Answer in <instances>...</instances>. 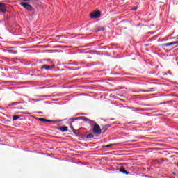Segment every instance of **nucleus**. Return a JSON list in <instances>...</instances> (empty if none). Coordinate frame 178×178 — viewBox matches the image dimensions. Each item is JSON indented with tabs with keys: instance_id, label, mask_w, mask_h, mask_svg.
Instances as JSON below:
<instances>
[{
	"instance_id": "obj_14",
	"label": "nucleus",
	"mask_w": 178,
	"mask_h": 178,
	"mask_svg": "<svg viewBox=\"0 0 178 178\" xmlns=\"http://www.w3.org/2000/svg\"><path fill=\"white\" fill-rule=\"evenodd\" d=\"M105 31V28L104 27H102V28H99L96 30V31L98 33V31Z\"/></svg>"
},
{
	"instance_id": "obj_7",
	"label": "nucleus",
	"mask_w": 178,
	"mask_h": 178,
	"mask_svg": "<svg viewBox=\"0 0 178 178\" xmlns=\"http://www.w3.org/2000/svg\"><path fill=\"white\" fill-rule=\"evenodd\" d=\"M177 44H178V40L175 41V42H170V43H165L163 44V47H172V45H176Z\"/></svg>"
},
{
	"instance_id": "obj_4",
	"label": "nucleus",
	"mask_w": 178,
	"mask_h": 178,
	"mask_svg": "<svg viewBox=\"0 0 178 178\" xmlns=\"http://www.w3.org/2000/svg\"><path fill=\"white\" fill-rule=\"evenodd\" d=\"M6 3L0 2V12L5 13L6 12Z\"/></svg>"
},
{
	"instance_id": "obj_17",
	"label": "nucleus",
	"mask_w": 178,
	"mask_h": 178,
	"mask_svg": "<svg viewBox=\"0 0 178 178\" xmlns=\"http://www.w3.org/2000/svg\"><path fill=\"white\" fill-rule=\"evenodd\" d=\"M17 1L20 3L21 2H29V1H31V0H17Z\"/></svg>"
},
{
	"instance_id": "obj_10",
	"label": "nucleus",
	"mask_w": 178,
	"mask_h": 178,
	"mask_svg": "<svg viewBox=\"0 0 178 178\" xmlns=\"http://www.w3.org/2000/svg\"><path fill=\"white\" fill-rule=\"evenodd\" d=\"M111 127V124H106L103 128L102 130L104 131L103 133H106V130Z\"/></svg>"
},
{
	"instance_id": "obj_6",
	"label": "nucleus",
	"mask_w": 178,
	"mask_h": 178,
	"mask_svg": "<svg viewBox=\"0 0 178 178\" xmlns=\"http://www.w3.org/2000/svg\"><path fill=\"white\" fill-rule=\"evenodd\" d=\"M58 130H60V131H62V133H65L69 130V127L66 126H60L57 127Z\"/></svg>"
},
{
	"instance_id": "obj_16",
	"label": "nucleus",
	"mask_w": 178,
	"mask_h": 178,
	"mask_svg": "<svg viewBox=\"0 0 178 178\" xmlns=\"http://www.w3.org/2000/svg\"><path fill=\"white\" fill-rule=\"evenodd\" d=\"M17 104H20V102H13V103H11L10 106H16V105H17Z\"/></svg>"
},
{
	"instance_id": "obj_15",
	"label": "nucleus",
	"mask_w": 178,
	"mask_h": 178,
	"mask_svg": "<svg viewBox=\"0 0 178 178\" xmlns=\"http://www.w3.org/2000/svg\"><path fill=\"white\" fill-rule=\"evenodd\" d=\"M20 118V115H13V120H17Z\"/></svg>"
},
{
	"instance_id": "obj_12",
	"label": "nucleus",
	"mask_w": 178,
	"mask_h": 178,
	"mask_svg": "<svg viewBox=\"0 0 178 178\" xmlns=\"http://www.w3.org/2000/svg\"><path fill=\"white\" fill-rule=\"evenodd\" d=\"M109 147H113V144H108L106 145H103L102 148H109Z\"/></svg>"
},
{
	"instance_id": "obj_8",
	"label": "nucleus",
	"mask_w": 178,
	"mask_h": 178,
	"mask_svg": "<svg viewBox=\"0 0 178 178\" xmlns=\"http://www.w3.org/2000/svg\"><path fill=\"white\" fill-rule=\"evenodd\" d=\"M70 129L72 130V131L74 133V134H75V136H76L77 137H79V133H77V130H76L74 129V127H73V124L70 125Z\"/></svg>"
},
{
	"instance_id": "obj_3",
	"label": "nucleus",
	"mask_w": 178,
	"mask_h": 178,
	"mask_svg": "<svg viewBox=\"0 0 178 178\" xmlns=\"http://www.w3.org/2000/svg\"><path fill=\"white\" fill-rule=\"evenodd\" d=\"M91 19H98L99 17H101V11H94L90 15Z\"/></svg>"
},
{
	"instance_id": "obj_11",
	"label": "nucleus",
	"mask_w": 178,
	"mask_h": 178,
	"mask_svg": "<svg viewBox=\"0 0 178 178\" xmlns=\"http://www.w3.org/2000/svg\"><path fill=\"white\" fill-rule=\"evenodd\" d=\"M39 120H40V122H54L53 120H47V119H45V118H39Z\"/></svg>"
},
{
	"instance_id": "obj_13",
	"label": "nucleus",
	"mask_w": 178,
	"mask_h": 178,
	"mask_svg": "<svg viewBox=\"0 0 178 178\" xmlns=\"http://www.w3.org/2000/svg\"><path fill=\"white\" fill-rule=\"evenodd\" d=\"M86 138H94V135L92 134H89L86 136Z\"/></svg>"
},
{
	"instance_id": "obj_5",
	"label": "nucleus",
	"mask_w": 178,
	"mask_h": 178,
	"mask_svg": "<svg viewBox=\"0 0 178 178\" xmlns=\"http://www.w3.org/2000/svg\"><path fill=\"white\" fill-rule=\"evenodd\" d=\"M54 67H55L54 65H44L41 67V69L42 70H51V69H54Z\"/></svg>"
},
{
	"instance_id": "obj_18",
	"label": "nucleus",
	"mask_w": 178,
	"mask_h": 178,
	"mask_svg": "<svg viewBox=\"0 0 178 178\" xmlns=\"http://www.w3.org/2000/svg\"><path fill=\"white\" fill-rule=\"evenodd\" d=\"M138 9V7L136 6L134 8H132V10H137Z\"/></svg>"
},
{
	"instance_id": "obj_9",
	"label": "nucleus",
	"mask_w": 178,
	"mask_h": 178,
	"mask_svg": "<svg viewBox=\"0 0 178 178\" xmlns=\"http://www.w3.org/2000/svg\"><path fill=\"white\" fill-rule=\"evenodd\" d=\"M120 172H121V173H124V174H125V175H129V174H130L129 172L126 171V170L124 169V168H120Z\"/></svg>"
},
{
	"instance_id": "obj_2",
	"label": "nucleus",
	"mask_w": 178,
	"mask_h": 178,
	"mask_svg": "<svg viewBox=\"0 0 178 178\" xmlns=\"http://www.w3.org/2000/svg\"><path fill=\"white\" fill-rule=\"evenodd\" d=\"M19 5L20 6H23V8H24V9H26V10H33V6L26 2H21L19 3Z\"/></svg>"
},
{
	"instance_id": "obj_19",
	"label": "nucleus",
	"mask_w": 178,
	"mask_h": 178,
	"mask_svg": "<svg viewBox=\"0 0 178 178\" xmlns=\"http://www.w3.org/2000/svg\"><path fill=\"white\" fill-rule=\"evenodd\" d=\"M70 133H72V131H69Z\"/></svg>"
},
{
	"instance_id": "obj_1",
	"label": "nucleus",
	"mask_w": 178,
	"mask_h": 178,
	"mask_svg": "<svg viewBox=\"0 0 178 178\" xmlns=\"http://www.w3.org/2000/svg\"><path fill=\"white\" fill-rule=\"evenodd\" d=\"M75 120H83V122H88V123L90 124V126H93L92 130L95 134L100 136V134H102L101 127H99V125L97 122H95V121L91 120L87 118V117L82 116L70 118V123H74Z\"/></svg>"
}]
</instances>
